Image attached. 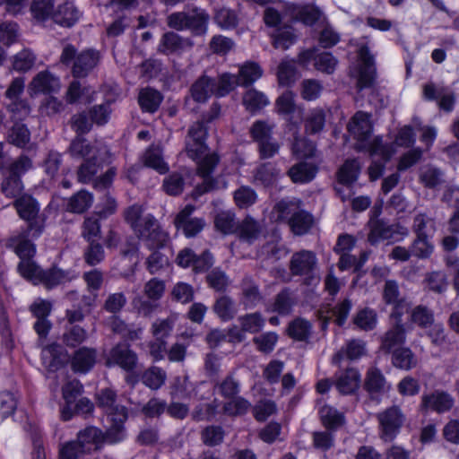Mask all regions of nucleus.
Listing matches in <instances>:
<instances>
[{
    "label": "nucleus",
    "instance_id": "obj_48",
    "mask_svg": "<svg viewBox=\"0 0 459 459\" xmlns=\"http://www.w3.org/2000/svg\"><path fill=\"white\" fill-rule=\"evenodd\" d=\"M166 378V372L155 366L150 367L141 377L143 384L152 390L160 389L164 385Z\"/></svg>",
    "mask_w": 459,
    "mask_h": 459
},
{
    "label": "nucleus",
    "instance_id": "obj_32",
    "mask_svg": "<svg viewBox=\"0 0 459 459\" xmlns=\"http://www.w3.org/2000/svg\"><path fill=\"white\" fill-rule=\"evenodd\" d=\"M92 204L93 195L86 190H80L67 200L65 211L81 214L86 212Z\"/></svg>",
    "mask_w": 459,
    "mask_h": 459
},
{
    "label": "nucleus",
    "instance_id": "obj_45",
    "mask_svg": "<svg viewBox=\"0 0 459 459\" xmlns=\"http://www.w3.org/2000/svg\"><path fill=\"white\" fill-rule=\"evenodd\" d=\"M98 155H92L84 160L77 170L78 181L82 184H89L94 180L100 169V163L97 159Z\"/></svg>",
    "mask_w": 459,
    "mask_h": 459
},
{
    "label": "nucleus",
    "instance_id": "obj_51",
    "mask_svg": "<svg viewBox=\"0 0 459 459\" xmlns=\"http://www.w3.org/2000/svg\"><path fill=\"white\" fill-rule=\"evenodd\" d=\"M24 186L22 178L7 172L1 182V192L7 198H14L20 196L23 191Z\"/></svg>",
    "mask_w": 459,
    "mask_h": 459
},
{
    "label": "nucleus",
    "instance_id": "obj_11",
    "mask_svg": "<svg viewBox=\"0 0 459 459\" xmlns=\"http://www.w3.org/2000/svg\"><path fill=\"white\" fill-rule=\"evenodd\" d=\"M455 398L446 391L437 389L421 396L420 411L421 412L434 411L443 414L450 411L455 406Z\"/></svg>",
    "mask_w": 459,
    "mask_h": 459
},
{
    "label": "nucleus",
    "instance_id": "obj_29",
    "mask_svg": "<svg viewBox=\"0 0 459 459\" xmlns=\"http://www.w3.org/2000/svg\"><path fill=\"white\" fill-rule=\"evenodd\" d=\"M96 355L97 351L95 349L88 347L79 349L72 359L73 369L81 373L89 371L96 362Z\"/></svg>",
    "mask_w": 459,
    "mask_h": 459
},
{
    "label": "nucleus",
    "instance_id": "obj_16",
    "mask_svg": "<svg viewBox=\"0 0 459 459\" xmlns=\"http://www.w3.org/2000/svg\"><path fill=\"white\" fill-rule=\"evenodd\" d=\"M369 232L368 234V241L375 246L381 241L393 238L395 233L403 230V234L407 235V230L399 224L390 225L381 219H370L368 223Z\"/></svg>",
    "mask_w": 459,
    "mask_h": 459
},
{
    "label": "nucleus",
    "instance_id": "obj_17",
    "mask_svg": "<svg viewBox=\"0 0 459 459\" xmlns=\"http://www.w3.org/2000/svg\"><path fill=\"white\" fill-rule=\"evenodd\" d=\"M32 230L26 228L13 235L6 240V247L12 249L22 260L32 258L36 254V247L30 239Z\"/></svg>",
    "mask_w": 459,
    "mask_h": 459
},
{
    "label": "nucleus",
    "instance_id": "obj_23",
    "mask_svg": "<svg viewBox=\"0 0 459 459\" xmlns=\"http://www.w3.org/2000/svg\"><path fill=\"white\" fill-rule=\"evenodd\" d=\"M100 54L94 50H84L78 54L72 66V74L76 78L86 77L98 65Z\"/></svg>",
    "mask_w": 459,
    "mask_h": 459
},
{
    "label": "nucleus",
    "instance_id": "obj_13",
    "mask_svg": "<svg viewBox=\"0 0 459 459\" xmlns=\"http://www.w3.org/2000/svg\"><path fill=\"white\" fill-rule=\"evenodd\" d=\"M422 96L425 100L437 101L438 108L446 112H451L455 108V92L433 82H429L422 86Z\"/></svg>",
    "mask_w": 459,
    "mask_h": 459
},
{
    "label": "nucleus",
    "instance_id": "obj_40",
    "mask_svg": "<svg viewBox=\"0 0 459 459\" xmlns=\"http://www.w3.org/2000/svg\"><path fill=\"white\" fill-rule=\"evenodd\" d=\"M237 232L241 240L251 244L260 236L261 226L258 221L247 216L238 225Z\"/></svg>",
    "mask_w": 459,
    "mask_h": 459
},
{
    "label": "nucleus",
    "instance_id": "obj_46",
    "mask_svg": "<svg viewBox=\"0 0 459 459\" xmlns=\"http://www.w3.org/2000/svg\"><path fill=\"white\" fill-rule=\"evenodd\" d=\"M392 353V362L395 368L410 370L416 367L417 359L410 348L401 347Z\"/></svg>",
    "mask_w": 459,
    "mask_h": 459
},
{
    "label": "nucleus",
    "instance_id": "obj_4",
    "mask_svg": "<svg viewBox=\"0 0 459 459\" xmlns=\"http://www.w3.org/2000/svg\"><path fill=\"white\" fill-rule=\"evenodd\" d=\"M288 268L290 275L302 278L305 285H312L319 281L318 260L314 251L301 249L294 252L289 261Z\"/></svg>",
    "mask_w": 459,
    "mask_h": 459
},
{
    "label": "nucleus",
    "instance_id": "obj_58",
    "mask_svg": "<svg viewBox=\"0 0 459 459\" xmlns=\"http://www.w3.org/2000/svg\"><path fill=\"white\" fill-rule=\"evenodd\" d=\"M65 108V105L56 97L49 96L45 98L39 106V114L42 117H55L61 114Z\"/></svg>",
    "mask_w": 459,
    "mask_h": 459
},
{
    "label": "nucleus",
    "instance_id": "obj_33",
    "mask_svg": "<svg viewBox=\"0 0 459 459\" xmlns=\"http://www.w3.org/2000/svg\"><path fill=\"white\" fill-rule=\"evenodd\" d=\"M317 171V167L313 163L299 162L289 169L288 175L294 183L303 184L310 182Z\"/></svg>",
    "mask_w": 459,
    "mask_h": 459
},
{
    "label": "nucleus",
    "instance_id": "obj_64",
    "mask_svg": "<svg viewBox=\"0 0 459 459\" xmlns=\"http://www.w3.org/2000/svg\"><path fill=\"white\" fill-rule=\"evenodd\" d=\"M385 378L378 368L368 369L365 378V389L370 394H379L384 391Z\"/></svg>",
    "mask_w": 459,
    "mask_h": 459
},
{
    "label": "nucleus",
    "instance_id": "obj_47",
    "mask_svg": "<svg viewBox=\"0 0 459 459\" xmlns=\"http://www.w3.org/2000/svg\"><path fill=\"white\" fill-rule=\"evenodd\" d=\"M143 208L140 204H133L124 211V219L128 223L134 234L142 231L141 229L145 225L146 215L143 216Z\"/></svg>",
    "mask_w": 459,
    "mask_h": 459
},
{
    "label": "nucleus",
    "instance_id": "obj_50",
    "mask_svg": "<svg viewBox=\"0 0 459 459\" xmlns=\"http://www.w3.org/2000/svg\"><path fill=\"white\" fill-rule=\"evenodd\" d=\"M252 407L250 402L242 396L229 399L222 406L224 414L230 417L245 415Z\"/></svg>",
    "mask_w": 459,
    "mask_h": 459
},
{
    "label": "nucleus",
    "instance_id": "obj_7",
    "mask_svg": "<svg viewBox=\"0 0 459 459\" xmlns=\"http://www.w3.org/2000/svg\"><path fill=\"white\" fill-rule=\"evenodd\" d=\"M208 128L204 121H196L190 126L185 139V152L193 160H196L208 151L206 139Z\"/></svg>",
    "mask_w": 459,
    "mask_h": 459
},
{
    "label": "nucleus",
    "instance_id": "obj_2",
    "mask_svg": "<svg viewBox=\"0 0 459 459\" xmlns=\"http://www.w3.org/2000/svg\"><path fill=\"white\" fill-rule=\"evenodd\" d=\"M299 199L281 200L276 204L274 210L278 220L286 222L290 231L297 236L307 234L313 226L314 218L301 208Z\"/></svg>",
    "mask_w": 459,
    "mask_h": 459
},
{
    "label": "nucleus",
    "instance_id": "obj_15",
    "mask_svg": "<svg viewBox=\"0 0 459 459\" xmlns=\"http://www.w3.org/2000/svg\"><path fill=\"white\" fill-rule=\"evenodd\" d=\"M194 47V41L189 37H183L174 31L162 34L158 46V51L164 55H179Z\"/></svg>",
    "mask_w": 459,
    "mask_h": 459
},
{
    "label": "nucleus",
    "instance_id": "obj_18",
    "mask_svg": "<svg viewBox=\"0 0 459 459\" xmlns=\"http://www.w3.org/2000/svg\"><path fill=\"white\" fill-rule=\"evenodd\" d=\"M61 88L57 76L48 70L38 73L30 81L28 91L30 96L36 94H51L57 92Z\"/></svg>",
    "mask_w": 459,
    "mask_h": 459
},
{
    "label": "nucleus",
    "instance_id": "obj_22",
    "mask_svg": "<svg viewBox=\"0 0 459 459\" xmlns=\"http://www.w3.org/2000/svg\"><path fill=\"white\" fill-rule=\"evenodd\" d=\"M369 117L370 116L368 113L358 111L347 126L350 134L360 143L368 141L371 134L372 125Z\"/></svg>",
    "mask_w": 459,
    "mask_h": 459
},
{
    "label": "nucleus",
    "instance_id": "obj_28",
    "mask_svg": "<svg viewBox=\"0 0 459 459\" xmlns=\"http://www.w3.org/2000/svg\"><path fill=\"white\" fill-rule=\"evenodd\" d=\"M361 165L358 160H345L337 172L338 183L345 186H351L358 180Z\"/></svg>",
    "mask_w": 459,
    "mask_h": 459
},
{
    "label": "nucleus",
    "instance_id": "obj_20",
    "mask_svg": "<svg viewBox=\"0 0 459 459\" xmlns=\"http://www.w3.org/2000/svg\"><path fill=\"white\" fill-rule=\"evenodd\" d=\"M240 290V303L247 309L255 308L264 300L258 283L250 276L243 278Z\"/></svg>",
    "mask_w": 459,
    "mask_h": 459
},
{
    "label": "nucleus",
    "instance_id": "obj_54",
    "mask_svg": "<svg viewBox=\"0 0 459 459\" xmlns=\"http://www.w3.org/2000/svg\"><path fill=\"white\" fill-rule=\"evenodd\" d=\"M100 218L95 213L84 218L82 224V237L87 242L98 241L101 234Z\"/></svg>",
    "mask_w": 459,
    "mask_h": 459
},
{
    "label": "nucleus",
    "instance_id": "obj_31",
    "mask_svg": "<svg viewBox=\"0 0 459 459\" xmlns=\"http://www.w3.org/2000/svg\"><path fill=\"white\" fill-rule=\"evenodd\" d=\"M162 100V94L159 91L150 87L142 89L138 94V103L144 112H156Z\"/></svg>",
    "mask_w": 459,
    "mask_h": 459
},
{
    "label": "nucleus",
    "instance_id": "obj_3",
    "mask_svg": "<svg viewBox=\"0 0 459 459\" xmlns=\"http://www.w3.org/2000/svg\"><path fill=\"white\" fill-rule=\"evenodd\" d=\"M13 206L18 216L28 222L27 228L32 230V238H39L45 229L46 218L39 212L40 206L37 199L23 193L13 202Z\"/></svg>",
    "mask_w": 459,
    "mask_h": 459
},
{
    "label": "nucleus",
    "instance_id": "obj_25",
    "mask_svg": "<svg viewBox=\"0 0 459 459\" xmlns=\"http://www.w3.org/2000/svg\"><path fill=\"white\" fill-rule=\"evenodd\" d=\"M214 85V78L203 74L191 85L190 96L195 102L205 103L212 95H215Z\"/></svg>",
    "mask_w": 459,
    "mask_h": 459
},
{
    "label": "nucleus",
    "instance_id": "obj_44",
    "mask_svg": "<svg viewBox=\"0 0 459 459\" xmlns=\"http://www.w3.org/2000/svg\"><path fill=\"white\" fill-rule=\"evenodd\" d=\"M240 330L244 333H257L264 326L265 319L260 312L248 313L238 318Z\"/></svg>",
    "mask_w": 459,
    "mask_h": 459
},
{
    "label": "nucleus",
    "instance_id": "obj_43",
    "mask_svg": "<svg viewBox=\"0 0 459 459\" xmlns=\"http://www.w3.org/2000/svg\"><path fill=\"white\" fill-rule=\"evenodd\" d=\"M69 154L74 158L87 159L92 155H98V150L95 146L91 145L84 137L75 136L69 147Z\"/></svg>",
    "mask_w": 459,
    "mask_h": 459
},
{
    "label": "nucleus",
    "instance_id": "obj_57",
    "mask_svg": "<svg viewBox=\"0 0 459 459\" xmlns=\"http://www.w3.org/2000/svg\"><path fill=\"white\" fill-rule=\"evenodd\" d=\"M419 178L425 187L434 188L443 182V172L432 165H425L420 169Z\"/></svg>",
    "mask_w": 459,
    "mask_h": 459
},
{
    "label": "nucleus",
    "instance_id": "obj_26",
    "mask_svg": "<svg viewBox=\"0 0 459 459\" xmlns=\"http://www.w3.org/2000/svg\"><path fill=\"white\" fill-rule=\"evenodd\" d=\"M80 12L72 2H65L57 6L53 13V22L63 27L74 26L80 18Z\"/></svg>",
    "mask_w": 459,
    "mask_h": 459
},
{
    "label": "nucleus",
    "instance_id": "obj_36",
    "mask_svg": "<svg viewBox=\"0 0 459 459\" xmlns=\"http://www.w3.org/2000/svg\"><path fill=\"white\" fill-rule=\"evenodd\" d=\"M366 352V342L359 339H352L347 342L345 347L342 348L333 357V363H339L340 360L346 357L351 360L358 359Z\"/></svg>",
    "mask_w": 459,
    "mask_h": 459
},
{
    "label": "nucleus",
    "instance_id": "obj_35",
    "mask_svg": "<svg viewBox=\"0 0 459 459\" xmlns=\"http://www.w3.org/2000/svg\"><path fill=\"white\" fill-rule=\"evenodd\" d=\"M311 333V323L302 317H297L290 321L287 328V334L298 342H307Z\"/></svg>",
    "mask_w": 459,
    "mask_h": 459
},
{
    "label": "nucleus",
    "instance_id": "obj_37",
    "mask_svg": "<svg viewBox=\"0 0 459 459\" xmlns=\"http://www.w3.org/2000/svg\"><path fill=\"white\" fill-rule=\"evenodd\" d=\"M242 102L249 113L255 114L269 104V100L263 92L252 88L244 93Z\"/></svg>",
    "mask_w": 459,
    "mask_h": 459
},
{
    "label": "nucleus",
    "instance_id": "obj_30",
    "mask_svg": "<svg viewBox=\"0 0 459 459\" xmlns=\"http://www.w3.org/2000/svg\"><path fill=\"white\" fill-rule=\"evenodd\" d=\"M210 21L209 14L201 9H194L188 13L186 30H190L195 36L205 35L208 30Z\"/></svg>",
    "mask_w": 459,
    "mask_h": 459
},
{
    "label": "nucleus",
    "instance_id": "obj_56",
    "mask_svg": "<svg viewBox=\"0 0 459 459\" xmlns=\"http://www.w3.org/2000/svg\"><path fill=\"white\" fill-rule=\"evenodd\" d=\"M30 140V132L24 124L15 123L9 130L7 141L18 148H24Z\"/></svg>",
    "mask_w": 459,
    "mask_h": 459
},
{
    "label": "nucleus",
    "instance_id": "obj_61",
    "mask_svg": "<svg viewBox=\"0 0 459 459\" xmlns=\"http://www.w3.org/2000/svg\"><path fill=\"white\" fill-rule=\"evenodd\" d=\"M143 162L147 167L156 169L160 174L169 170L167 163L162 159L161 150L159 147L151 146L143 156Z\"/></svg>",
    "mask_w": 459,
    "mask_h": 459
},
{
    "label": "nucleus",
    "instance_id": "obj_21",
    "mask_svg": "<svg viewBox=\"0 0 459 459\" xmlns=\"http://www.w3.org/2000/svg\"><path fill=\"white\" fill-rule=\"evenodd\" d=\"M105 440L109 442L107 438V433L104 435L100 429L93 426L80 430L76 438L82 452L86 454H91L92 451L99 449Z\"/></svg>",
    "mask_w": 459,
    "mask_h": 459
},
{
    "label": "nucleus",
    "instance_id": "obj_24",
    "mask_svg": "<svg viewBox=\"0 0 459 459\" xmlns=\"http://www.w3.org/2000/svg\"><path fill=\"white\" fill-rule=\"evenodd\" d=\"M360 374L355 368H348L335 374L334 385L342 394H351L360 385Z\"/></svg>",
    "mask_w": 459,
    "mask_h": 459
},
{
    "label": "nucleus",
    "instance_id": "obj_19",
    "mask_svg": "<svg viewBox=\"0 0 459 459\" xmlns=\"http://www.w3.org/2000/svg\"><path fill=\"white\" fill-rule=\"evenodd\" d=\"M41 359L48 371L56 372L68 362L69 355L62 345L52 343L42 349Z\"/></svg>",
    "mask_w": 459,
    "mask_h": 459
},
{
    "label": "nucleus",
    "instance_id": "obj_12",
    "mask_svg": "<svg viewBox=\"0 0 459 459\" xmlns=\"http://www.w3.org/2000/svg\"><path fill=\"white\" fill-rule=\"evenodd\" d=\"M369 153L374 158H381V160H373L368 169L369 179L376 181L382 177L385 163L393 155V150L391 146L383 143L382 138L376 137L369 144Z\"/></svg>",
    "mask_w": 459,
    "mask_h": 459
},
{
    "label": "nucleus",
    "instance_id": "obj_52",
    "mask_svg": "<svg viewBox=\"0 0 459 459\" xmlns=\"http://www.w3.org/2000/svg\"><path fill=\"white\" fill-rule=\"evenodd\" d=\"M177 320L176 315H171L164 319H157L152 325V333L157 341H166L165 339L170 336L175 323Z\"/></svg>",
    "mask_w": 459,
    "mask_h": 459
},
{
    "label": "nucleus",
    "instance_id": "obj_38",
    "mask_svg": "<svg viewBox=\"0 0 459 459\" xmlns=\"http://www.w3.org/2000/svg\"><path fill=\"white\" fill-rule=\"evenodd\" d=\"M383 298L386 304L394 306L393 312H403L407 307V302L400 297L398 284L395 281H386L384 287Z\"/></svg>",
    "mask_w": 459,
    "mask_h": 459
},
{
    "label": "nucleus",
    "instance_id": "obj_27",
    "mask_svg": "<svg viewBox=\"0 0 459 459\" xmlns=\"http://www.w3.org/2000/svg\"><path fill=\"white\" fill-rule=\"evenodd\" d=\"M411 230L417 237L432 238L437 230L436 219L425 212L415 214L412 220Z\"/></svg>",
    "mask_w": 459,
    "mask_h": 459
},
{
    "label": "nucleus",
    "instance_id": "obj_8",
    "mask_svg": "<svg viewBox=\"0 0 459 459\" xmlns=\"http://www.w3.org/2000/svg\"><path fill=\"white\" fill-rule=\"evenodd\" d=\"M359 64L353 74L357 78V88L361 91L373 85L376 78L374 56L367 44H360L357 50Z\"/></svg>",
    "mask_w": 459,
    "mask_h": 459
},
{
    "label": "nucleus",
    "instance_id": "obj_60",
    "mask_svg": "<svg viewBox=\"0 0 459 459\" xmlns=\"http://www.w3.org/2000/svg\"><path fill=\"white\" fill-rule=\"evenodd\" d=\"M423 282L429 290L436 293H443L448 286L446 274L442 271L426 273Z\"/></svg>",
    "mask_w": 459,
    "mask_h": 459
},
{
    "label": "nucleus",
    "instance_id": "obj_5",
    "mask_svg": "<svg viewBox=\"0 0 459 459\" xmlns=\"http://www.w3.org/2000/svg\"><path fill=\"white\" fill-rule=\"evenodd\" d=\"M378 422V437L385 443L393 442L399 435L405 415L398 405H393L376 415Z\"/></svg>",
    "mask_w": 459,
    "mask_h": 459
},
{
    "label": "nucleus",
    "instance_id": "obj_39",
    "mask_svg": "<svg viewBox=\"0 0 459 459\" xmlns=\"http://www.w3.org/2000/svg\"><path fill=\"white\" fill-rule=\"evenodd\" d=\"M320 420L323 426L329 430L335 431L345 422L343 413L338 411L335 408L325 405L319 411Z\"/></svg>",
    "mask_w": 459,
    "mask_h": 459
},
{
    "label": "nucleus",
    "instance_id": "obj_1",
    "mask_svg": "<svg viewBox=\"0 0 459 459\" xmlns=\"http://www.w3.org/2000/svg\"><path fill=\"white\" fill-rule=\"evenodd\" d=\"M96 404L111 420V426L107 430V438L109 443H117L125 437L124 424L128 419V411L126 406L117 403V395L110 388H103L96 394Z\"/></svg>",
    "mask_w": 459,
    "mask_h": 459
},
{
    "label": "nucleus",
    "instance_id": "obj_34",
    "mask_svg": "<svg viewBox=\"0 0 459 459\" xmlns=\"http://www.w3.org/2000/svg\"><path fill=\"white\" fill-rule=\"evenodd\" d=\"M214 389L224 399L229 400L238 395L241 389L239 380L235 373L230 372L214 385Z\"/></svg>",
    "mask_w": 459,
    "mask_h": 459
},
{
    "label": "nucleus",
    "instance_id": "obj_41",
    "mask_svg": "<svg viewBox=\"0 0 459 459\" xmlns=\"http://www.w3.org/2000/svg\"><path fill=\"white\" fill-rule=\"evenodd\" d=\"M212 310L221 320L225 322L233 319L237 314L234 300L227 295H222L215 300Z\"/></svg>",
    "mask_w": 459,
    "mask_h": 459
},
{
    "label": "nucleus",
    "instance_id": "obj_53",
    "mask_svg": "<svg viewBox=\"0 0 459 459\" xmlns=\"http://www.w3.org/2000/svg\"><path fill=\"white\" fill-rule=\"evenodd\" d=\"M432 238L429 237H417L412 240L410 249L412 256L418 259H428L431 256L434 251V244L431 241Z\"/></svg>",
    "mask_w": 459,
    "mask_h": 459
},
{
    "label": "nucleus",
    "instance_id": "obj_42",
    "mask_svg": "<svg viewBox=\"0 0 459 459\" xmlns=\"http://www.w3.org/2000/svg\"><path fill=\"white\" fill-rule=\"evenodd\" d=\"M263 74L262 68L254 62H247L240 66L237 75L238 85L248 87L257 81Z\"/></svg>",
    "mask_w": 459,
    "mask_h": 459
},
{
    "label": "nucleus",
    "instance_id": "obj_63",
    "mask_svg": "<svg viewBox=\"0 0 459 459\" xmlns=\"http://www.w3.org/2000/svg\"><path fill=\"white\" fill-rule=\"evenodd\" d=\"M273 128L274 125L266 120H256L250 126L249 134L252 140L257 143L273 138Z\"/></svg>",
    "mask_w": 459,
    "mask_h": 459
},
{
    "label": "nucleus",
    "instance_id": "obj_49",
    "mask_svg": "<svg viewBox=\"0 0 459 459\" xmlns=\"http://www.w3.org/2000/svg\"><path fill=\"white\" fill-rule=\"evenodd\" d=\"M295 304V299L290 289H283L274 298L272 311L279 315L286 316L290 314Z\"/></svg>",
    "mask_w": 459,
    "mask_h": 459
},
{
    "label": "nucleus",
    "instance_id": "obj_10",
    "mask_svg": "<svg viewBox=\"0 0 459 459\" xmlns=\"http://www.w3.org/2000/svg\"><path fill=\"white\" fill-rule=\"evenodd\" d=\"M106 366H117L126 372H134L138 366V355L126 342H118L109 351Z\"/></svg>",
    "mask_w": 459,
    "mask_h": 459
},
{
    "label": "nucleus",
    "instance_id": "obj_14",
    "mask_svg": "<svg viewBox=\"0 0 459 459\" xmlns=\"http://www.w3.org/2000/svg\"><path fill=\"white\" fill-rule=\"evenodd\" d=\"M135 235L142 239L149 249H159L165 246L168 235L160 229L157 220L146 215L145 225Z\"/></svg>",
    "mask_w": 459,
    "mask_h": 459
},
{
    "label": "nucleus",
    "instance_id": "obj_55",
    "mask_svg": "<svg viewBox=\"0 0 459 459\" xmlns=\"http://www.w3.org/2000/svg\"><path fill=\"white\" fill-rule=\"evenodd\" d=\"M30 12L33 18L39 22H44L48 19L53 21L55 13L53 0H33L30 5Z\"/></svg>",
    "mask_w": 459,
    "mask_h": 459
},
{
    "label": "nucleus",
    "instance_id": "obj_9",
    "mask_svg": "<svg viewBox=\"0 0 459 459\" xmlns=\"http://www.w3.org/2000/svg\"><path fill=\"white\" fill-rule=\"evenodd\" d=\"M403 312H392L394 325L380 336L379 350L384 353H391L403 347L406 342V328L402 321Z\"/></svg>",
    "mask_w": 459,
    "mask_h": 459
},
{
    "label": "nucleus",
    "instance_id": "obj_6",
    "mask_svg": "<svg viewBox=\"0 0 459 459\" xmlns=\"http://www.w3.org/2000/svg\"><path fill=\"white\" fill-rule=\"evenodd\" d=\"M196 160H198L196 174L201 177L204 181L202 184H199L195 187L192 194L195 198L216 188L217 181L212 177V175L218 166L221 159L217 153L212 152L207 153L204 156L202 155Z\"/></svg>",
    "mask_w": 459,
    "mask_h": 459
},
{
    "label": "nucleus",
    "instance_id": "obj_59",
    "mask_svg": "<svg viewBox=\"0 0 459 459\" xmlns=\"http://www.w3.org/2000/svg\"><path fill=\"white\" fill-rule=\"evenodd\" d=\"M127 304V298L122 291L109 293L102 304V310L110 315H118Z\"/></svg>",
    "mask_w": 459,
    "mask_h": 459
},
{
    "label": "nucleus",
    "instance_id": "obj_62",
    "mask_svg": "<svg viewBox=\"0 0 459 459\" xmlns=\"http://www.w3.org/2000/svg\"><path fill=\"white\" fill-rule=\"evenodd\" d=\"M19 273L33 284H39L42 269L32 260V258L22 260L18 265Z\"/></svg>",
    "mask_w": 459,
    "mask_h": 459
}]
</instances>
